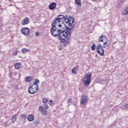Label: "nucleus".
Masks as SVG:
<instances>
[{"label": "nucleus", "mask_w": 128, "mask_h": 128, "mask_svg": "<svg viewBox=\"0 0 128 128\" xmlns=\"http://www.w3.org/2000/svg\"><path fill=\"white\" fill-rule=\"evenodd\" d=\"M58 17L55 18L54 20V24H56L58 22L62 24L63 26H64L66 28H74V26H76V22H74V18H72L70 17L68 18L66 16H64V15H58Z\"/></svg>", "instance_id": "f03ea898"}, {"label": "nucleus", "mask_w": 128, "mask_h": 128, "mask_svg": "<svg viewBox=\"0 0 128 128\" xmlns=\"http://www.w3.org/2000/svg\"><path fill=\"white\" fill-rule=\"evenodd\" d=\"M28 122H32V120H34V115L30 114L28 116Z\"/></svg>", "instance_id": "ddd939ff"}, {"label": "nucleus", "mask_w": 128, "mask_h": 128, "mask_svg": "<svg viewBox=\"0 0 128 128\" xmlns=\"http://www.w3.org/2000/svg\"><path fill=\"white\" fill-rule=\"evenodd\" d=\"M91 48H92V50H96V44H93L92 47H91Z\"/></svg>", "instance_id": "4be33fe9"}, {"label": "nucleus", "mask_w": 128, "mask_h": 128, "mask_svg": "<svg viewBox=\"0 0 128 128\" xmlns=\"http://www.w3.org/2000/svg\"><path fill=\"white\" fill-rule=\"evenodd\" d=\"M88 98L86 96H82L80 100V104H83L84 106H86V103L88 102Z\"/></svg>", "instance_id": "423d86ee"}, {"label": "nucleus", "mask_w": 128, "mask_h": 128, "mask_svg": "<svg viewBox=\"0 0 128 128\" xmlns=\"http://www.w3.org/2000/svg\"><path fill=\"white\" fill-rule=\"evenodd\" d=\"M128 14V6L124 10V12H122V16H126Z\"/></svg>", "instance_id": "2eb2a0df"}, {"label": "nucleus", "mask_w": 128, "mask_h": 128, "mask_svg": "<svg viewBox=\"0 0 128 128\" xmlns=\"http://www.w3.org/2000/svg\"><path fill=\"white\" fill-rule=\"evenodd\" d=\"M0 76H1V75H0Z\"/></svg>", "instance_id": "473e14b6"}, {"label": "nucleus", "mask_w": 128, "mask_h": 128, "mask_svg": "<svg viewBox=\"0 0 128 128\" xmlns=\"http://www.w3.org/2000/svg\"><path fill=\"white\" fill-rule=\"evenodd\" d=\"M39 112H41L42 114H44L45 116H46L48 114V112H46V110L42 106H39Z\"/></svg>", "instance_id": "6e6552de"}, {"label": "nucleus", "mask_w": 128, "mask_h": 128, "mask_svg": "<svg viewBox=\"0 0 128 128\" xmlns=\"http://www.w3.org/2000/svg\"><path fill=\"white\" fill-rule=\"evenodd\" d=\"M22 33L24 36H28L30 34V28H24L22 29Z\"/></svg>", "instance_id": "0eeeda50"}, {"label": "nucleus", "mask_w": 128, "mask_h": 128, "mask_svg": "<svg viewBox=\"0 0 128 128\" xmlns=\"http://www.w3.org/2000/svg\"><path fill=\"white\" fill-rule=\"evenodd\" d=\"M44 107L46 110H48V104H44Z\"/></svg>", "instance_id": "bb28decb"}, {"label": "nucleus", "mask_w": 128, "mask_h": 128, "mask_svg": "<svg viewBox=\"0 0 128 128\" xmlns=\"http://www.w3.org/2000/svg\"><path fill=\"white\" fill-rule=\"evenodd\" d=\"M14 68H15L16 69V64H14Z\"/></svg>", "instance_id": "c756f323"}, {"label": "nucleus", "mask_w": 128, "mask_h": 128, "mask_svg": "<svg viewBox=\"0 0 128 128\" xmlns=\"http://www.w3.org/2000/svg\"><path fill=\"white\" fill-rule=\"evenodd\" d=\"M56 8V3L52 2L49 4V9L50 10H52Z\"/></svg>", "instance_id": "1a4fd4ad"}, {"label": "nucleus", "mask_w": 128, "mask_h": 128, "mask_svg": "<svg viewBox=\"0 0 128 128\" xmlns=\"http://www.w3.org/2000/svg\"><path fill=\"white\" fill-rule=\"evenodd\" d=\"M22 118L26 119V114H22Z\"/></svg>", "instance_id": "cd10ccee"}, {"label": "nucleus", "mask_w": 128, "mask_h": 128, "mask_svg": "<svg viewBox=\"0 0 128 128\" xmlns=\"http://www.w3.org/2000/svg\"><path fill=\"white\" fill-rule=\"evenodd\" d=\"M28 22H30V20L28 17H26L24 19L21 24L22 26H26V24H28Z\"/></svg>", "instance_id": "9d476101"}, {"label": "nucleus", "mask_w": 128, "mask_h": 128, "mask_svg": "<svg viewBox=\"0 0 128 128\" xmlns=\"http://www.w3.org/2000/svg\"><path fill=\"white\" fill-rule=\"evenodd\" d=\"M32 80H34V78H32V76H27L26 78L25 82H30Z\"/></svg>", "instance_id": "9b49d317"}, {"label": "nucleus", "mask_w": 128, "mask_h": 128, "mask_svg": "<svg viewBox=\"0 0 128 128\" xmlns=\"http://www.w3.org/2000/svg\"><path fill=\"white\" fill-rule=\"evenodd\" d=\"M22 54H26V52H30V50L28 49H26V48H23L22 50Z\"/></svg>", "instance_id": "a211bd4d"}, {"label": "nucleus", "mask_w": 128, "mask_h": 128, "mask_svg": "<svg viewBox=\"0 0 128 128\" xmlns=\"http://www.w3.org/2000/svg\"><path fill=\"white\" fill-rule=\"evenodd\" d=\"M98 40H99V44H100V42H104V35H102L100 36Z\"/></svg>", "instance_id": "f3484780"}, {"label": "nucleus", "mask_w": 128, "mask_h": 128, "mask_svg": "<svg viewBox=\"0 0 128 128\" xmlns=\"http://www.w3.org/2000/svg\"><path fill=\"white\" fill-rule=\"evenodd\" d=\"M16 116H14L12 118V124H14V122H16Z\"/></svg>", "instance_id": "aec40b11"}, {"label": "nucleus", "mask_w": 128, "mask_h": 128, "mask_svg": "<svg viewBox=\"0 0 128 128\" xmlns=\"http://www.w3.org/2000/svg\"><path fill=\"white\" fill-rule=\"evenodd\" d=\"M19 78H20V74H19Z\"/></svg>", "instance_id": "7c9ffc66"}, {"label": "nucleus", "mask_w": 128, "mask_h": 128, "mask_svg": "<svg viewBox=\"0 0 128 128\" xmlns=\"http://www.w3.org/2000/svg\"><path fill=\"white\" fill-rule=\"evenodd\" d=\"M48 104L50 105V106H52V104H54V102L52 100H50L49 102H48Z\"/></svg>", "instance_id": "393cba45"}, {"label": "nucleus", "mask_w": 128, "mask_h": 128, "mask_svg": "<svg viewBox=\"0 0 128 128\" xmlns=\"http://www.w3.org/2000/svg\"><path fill=\"white\" fill-rule=\"evenodd\" d=\"M93 0L94 2H96V0Z\"/></svg>", "instance_id": "2f4dec72"}, {"label": "nucleus", "mask_w": 128, "mask_h": 128, "mask_svg": "<svg viewBox=\"0 0 128 128\" xmlns=\"http://www.w3.org/2000/svg\"><path fill=\"white\" fill-rule=\"evenodd\" d=\"M70 100H72L71 98H70L68 100V102H70Z\"/></svg>", "instance_id": "c85d7f7f"}, {"label": "nucleus", "mask_w": 128, "mask_h": 128, "mask_svg": "<svg viewBox=\"0 0 128 128\" xmlns=\"http://www.w3.org/2000/svg\"><path fill=\"white\" fill-rule=\"evenodd\" d=\"M96 52L98 54L102 56H104V50L102 48V44L99 43L98 45L96 46Z\"/></svg>", "instance_id": "20e7f679"}, {"label": "nucleus", "mask_w": 128, "mask_h": 128, "mask_svg": "<svg viewBox=\"0 0 128 128\" xmlns=\"http://www.w3.org/2000/svg\"><path fill=\"white\" fill-rule=\"evenodd\" d=\"M78 70V66H76L72 69V74H76V70Z\"/></svg>", "instance_id": "4468645a"}, {"label": "nucleus", "mask_w": 128, "mask_h": 128, "mask_svg": "<svg viewBox=\"0 0 128 128\" xmlns=\"http://www.w3.org/2000/svg\"><path fill=\"white\" fill-rule=\"evenodd\" d=\"M40 32H35V36H40Z\"/></svg>", "instance_id": "a878e982"}, {"label": "nucleus", "mask_w": 128, "mask_h": 128, "mask_svg": "<svg viewBox=\"0 0 128 128\" xmlns=\"http://www.w3.org/2000/svg\"><path fill=\"white\" fill-rule=\"evenodd\" d=\"M36 87L37 88H36L35 86L31 85L28 88V92L31 94H36V92H38V86H36Z\"/></svg>", "instance_id": "39448f33"}, {"label": "nucleus", "mask_w": 128, "mask_h": 128, "mask_svg": "<svg viewBox=\"0 0 128 128\" xmlns=\"http://www.w3.org/2000/svg\"><path fill=\"white\" fill-rule=\"evenodd\" d=\"M104 40V42H108V38L104 36H103V41Z\"/></svg>", "instance_id": "412c9836"}, {"label": "nucleus", "mask_w": 128, "mask_h": 128, "mask_svg": "<svg viewBox=\"0 0 128 128\" xmlns=\"http://www.w3.org/2000/svg\"><path fill=\"white\" fill-rule=\"evenodd\" d=\"M48 102V98H44L42 100V102H44V104H46Z\"/></svg>", "instance_id": "5701e85b"}, {"label": "nucleus", "mask_w": 128, "mask_h": 128, "mask_svg": "<svg viewBox=\"0 0 128 128\" xmlns=\"http://www.w3.org/2000/svg\"><path fill=\"white\" fill-rule=\"evenodd\" d=\"M107 44H108V42H104L102 48H106Z\"/></svg>", "instance_id": "b1692460"}, {"label": "nucleus", "mask_w": 128, "mask_h": 128, "mask_svg": "<svg viewBox=\"0 0 128 128\" xmlns=\"http://www.w3.org/2000/svg\"><path fill=\"white\" fill-rule=\"evenodd\" d=\"M20 68H22V64L20 62L16 63V70H20Z\"/></svg>", "instance_id": "6ab92c4d"}, {"label": "nucleus", "mask_w": 128, "mask_h": 128, "mask_svg": "<svg viewBox=\"0 0 128 128\" xmlns=\"http://www.w3.org/2000/svg\"><path fill=\"white\" fill-rule=\"evenodd\" d=\"M35 82H34V84L31 85L33 86H34L35 88H38L36 86H38V84H40V80L38 79H35Z\"/></svg>", "instance_id": "f8f14e48"}, {"label": "nucleus", "mask_w": 128, "mask_h": 128, "mask_svg": "<svg viewBox=\"0 0 128 128\" xmlns=\"http://www.w3.org/2000/svg\"><path fill=\"white\" fill-rule=\"evenodd\" d=\"M72 30L70 28H66L64 26L60 24L58 28L55 23L52 24V27L50 29L52 36L56 38L58 36L62 44L70 43V36L72 34Z\"/></svg>", "instance_id": "f257e3e1"}, {"label": "nucleus", "mask_w": 128, "mask_h": 128, "mask_svg": "<svg viewBox=\"0 0 128 128\" xmlns=\"http://www.w3.org/2000/svg\"><path fill=\"white\" fill-rule=\"evenodd\" d=\"M75 4H77L78 6H82V1L80 0H75Z\"/></svg>", "instance_id": "dca6fc26"}, {"label": "nucleus", "mask_w": 128, "mask_h": 128, "mask_svg": "<svg viewBox=\"0 0 128 128\" xmlns=\"http://www.w3.org/2000/svg\"><path fill=\"white\" fill-rule=\"evenodd\" d=\"M92 78V74H86L83 79V84L85 86H88L90 84V79Z\"/></svg>", "instance_id": "7ed1b4c3"}]
</instances>
